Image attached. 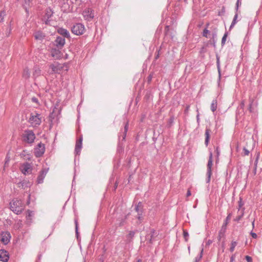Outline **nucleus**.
Masks as SVG:
<instances>
[{"mask_svg":"<svg viewBox=\"0 0 262 262\" xmlns=\"http://www.w3.org/2000/svg\"><path fill=\"white\" fill-rule=\"evenodd\" d=\"M10 209L16 214H20L24 209V206L21 200L14 199L10 203Z\"/></svg>","mask_w":262,"mask_h":262,"instance_id":"nucleus-1","label":"nucleus"},{"mask_svg":"<svg viewBox=\"0 0 262 262\" xmlns=\"http://www.w3.org/2000/svg\"><path fill=\"white\" fill-rule=\"evenodd\" d=\"M33 36L35 40L40 43H44L49 40V36L41 30H36Z\"/></svg>","mask_w":262,"mask_h":262,"instance_id":"nucleus-2","label":"nucleus"},{"mask_svg":"<svg viewBox=\"0 0 262 262\" xmlns=\"http://www.w3.org/2000/svg\"><path fill=\"white\" fill-rule=\"evenodd\" d=\"M29 122L33 127L38 126L41 122V115L36 113H32L29 118Z\"/></svg>","mask_w":262,"mask_h":262,"instance_id":"nucleus-3","label":"nucleus"},{"mask_svg":"<svg viewBox=\"0 0 262 262\" xmlns=\"http://www.w3.org/2000/svg\"><path fill=\"white\" fill-rule=\"evenodd\" d=\"M66 68L65 70L67 71V67L64 64L59 63L58 62H54L50 65V68L51 69L53 73H59L60 71Z\"/></svg>","mask_w":262,"mask_h":262,"instance_id":"nucleus-4","label":"nucleus"},{"mask_svg":"<svg viewBox=\"0 0 262 262\" xmlns=\"http://www.w3.org/2000/svg\"><path fill=\"white\" fill-rule=\"evenodd\" d=\"M24 140L28 143H32L35 138V136L32 130H26L23 136Z\"/></svg>","mask_w":262,"mask_h":262,"instance_id":"nucleus-5","label":"nucleus"},{"mask_svg":"<svg viewBox=\"0 0 262 262\" xmlns=\"http://www.w3.org/2000/svg\"><path fill=\"white\" fill-rule=\"evenodd\" d=\"M84 26L82 24H76L74 25L72 28V32L76 35H81L84 33Z\"/></svg>","mask_w":262,"mask_h":262,"instance_id":"nucleus-6","label":"nucleus"},{"mask_svg":"<svg viewBox=\"0 0 262 262\" xmlns=\"http://www.w3.org/2000/svg\"><path fill=\"white\" fill-rule=\"evenodd\" d=\"M212 166V153L210 151L209 154V158L207 164V179L206 182L209 183L210 181V177L212 174L211 167Z\"/></svg>","mask_w":262,"mask_h":262,"instance_id":"nucleus-7","label":"nucleus"},{"mask_svg":"<svg viewBox=\"0 0 262 262\" xmlns=\"http://www.w3.org/2000/svg\"><path fill=\"white\" fill-rule=\"evenodd\" d=\"M20 169L23 174L27 175L32 172V167L30 163L26 162L20 166Z\"/></svg>","mask_w":262,"mask_h":262,"instance_id":"nucleus-8","label":"nucleus"},{"mask_svg":"<svg viewBox=\"0 0 262 262\" xmlns=\"http://www.w3.org/2000/svg\"><path fill=\"white\" fill-rule=\"evenodd\" d=\"M45 147L43 144L39 143L34 149L35 155L37 157H41L45 152Z\"/></svg>","mask_w":262,"mask_h":262,"instance_id":"nucleus-9","label":"nucleus"},{"mask_svg":"<svg viewBox=\"0 0 262 262\" xmlns=\"http://www.w3.org/2000/svg\"><path fill=\"white\" fill-rule=\"evenodd\" d=\"M11 235L9 232H3L0 235V241L4 245H7L10 242Z\"/></svg>","mask_w":262,"mask_h":262,"instance_id":"nucleus-10","label":"nucleus"},{"mask_svg":"<svg viewBox=\"0 0 262 262\" xmlns=\"http://www.w3.org/2000/svg\"><path fill=\"white\" fill-rule=\"evenodd\" d=\"M65 39L63 37L58 36L55 40V45L58 48L61 49L65 45Z\"/></svg>","mask_w":262,"mask_h":262,"instance_id":"nucleus-11","label":"nucleus"},{"mask_svg":"<svg viewBox=\"0 0 262 262\" xmlns=\"http://www.w3.org/2000/svg\"><path fill=\"white\" fill-rule=\"evenodd\" d=\"M48 171V169H44L40 171L37 179V182L38 184H41L43 183V179L45 178Z\"/></svg>","mask_w":262,"mask_h":262,"instance_id":"nucleus-12","label":"nucleus"},{"mask_svg":"<svg viewBox=\"0 0 262 262\" xmlns=\"http://www.w3.org/2000/svg\"><path fill=\"white\" fill-rule=\"evenodd\" d=\"M82 138L80 137L76 142L75 152L76 155H79L82 148Z\"/></svg>","mask_w":262,"mask_h":262,"instance_id":"nucleus-13","label":"nucleus"},{"mask_svg":"<svg viewBox=\"0 0 262 262\" xmlns=\"http://www.w3.org/2000/svg\"><path fill=\"white\" fill-rule=\"evenodd\" d=\"M34 215V213L32 211L28 210L26 214V224L30 225L32 222V219Z\"/></svg>","mask_w":262,"mask_h":262,"instance_id":"nucleus-14","label":"nucleus"},{"mask_svg":"<svg viewBox=\"0 0 262 262\" xmlns=\"http://www.w3.org/2000/svg\"><path fill=\"white\" fill-rule=\"evenodd\" d=\"M50 53L51 56L56 59H59L61 57V53L59 50H57L56 49H52L51 50Z\"/></svg>","mask_w":262,"mask_h":262,"instance_id":"nucleus-15","label":"nucleus"},{"mask_svg":"<svg viewBox=\"0 0 262 262\" xmlns=\"http://www.w3.org/2000/svg\"><path fill=\"white\" fill-rule=\"evenodd\" d=\"M41 71L38 66H35L33 69V76L34 78H37L41 75Z\"/></svg>","mask_w":262,"mask_h":262,"instance_id":"nucleus-16","label":"nucleus"},{"mask_svg":"<svg viewBox=\"0 0 262 262\" xmlns=\"http://www.w3.org/2000/svg\"><path fill=\"white\" fill-rule=\"evenodd\" d=\"M58 32L63 36V37H70V34L69 32L64 29L63 28H60L58 30Z\"/></svg>","mask_w":262,"mask_h":262,"instance_id":"nucleus-17","label":"nucleus"},{"mask_svg":"<svg viewBox=\"0 0 262 262\" xmlns=\"http://www.w3.org/2000/svg\"><path fill=\"white\" fill-rule=\"evenodd\" d=\"M205 144L206 146H208L210 138V130L209 129H206L205 130Z\"/></svg>","mask_w":262,"mask_h":262,"instance_id":"nucleus-18","label":"nucleus"},{"mask_svg":"<svg viewBox=\"0 0 262 262\" xmlns=\"http://www.w3.org/2000/svg\"><path fill=\"white\" fill-rule=\"evenodd\" d=\"M52 13H53L50 9L47 10V12H46V16L45 17V19H46V17L47 18V19H46L45 20L46 24H49V18L51 17V16L52 15Z\"/></svg>","mask_w":262,"mask_h":262,"instance_id":"nucleus-19","label":"nucleus"},{"mask_svg":"<svg viewBox=\"0 0 262 262\" xmlns=\"http://www.w3.org/2000/svg\"><path fill=\"white\" fill-rule=\"evenodd\" d=\"M23 77L25 79H28L30 77V72L28 68H25L23 73Z\"/></svg>","mask_w":262,"mask_h":262,"instance_id":"nucleus-20","label":"nucleus"},{"mask_svg":"<svg viewBox=\"0 0 262 262\" xmlns=\"http://www.w3.org/2000/svg\"><path fill=\"white\" fill-rule=\"evenodd\" d=\"M217 102L216 99H214L212 100V103L211 104V110L214 112L215 111H216L217 108Z\"/></svg>","mask_w":262,"mask_h":262,"instance_id":"nucleus-21","label":"nucleus"},{"mask_svg":"<svg viewBox=\"0 0 262 262\" xmlns=\"http://www.w3.org/2000/svg\"><path fill=\"white\" fill-rule=\"evenodd\" d=\"M231 216V213H229L228 216L226 217V220L225 221L224 223L223 224L222 229H224V230H226V226L228 223V221L230 220Z\"/></svg>","mask_w":262,"mask_h":262,"instance_id":"nucleus-22","label":"nucleus"},{"mask_svg":"<svg viewBox=\"0 0 262 262\" xmlns=\"http://www.w3.org/2000/svg\"><path fill=\"white\" fill-rule=\"evenodd\" d=\"M237 17H238V14L237 13H236L234 16V18H233V19L232 20V22L230 26V29H231L234 26V25L236 24V23H237Z\"/></svg>","mask_w":262,"mask_h":262,"instance_id":"nucleus-23","label":"nucleus"},{"mask_svg":"<svg viewBox=\"0 0 262 262\" xmlns=\"http://www.w3.org/2000/svg\"><path fill=\"white\" fill-rule=\"evenodd\" d=\"M23 227L22 221L21 220H19L14 225V228L16 229H19Z\"/></svg>","mask_w":262,"mask_h":262,"instance_id":"nucleus-24","label":"nucleus"},{"mask_svg":"<svg viewBox=\"0 0 262 262\" xmlns=\"http://www.w3.org/2000/svg\"><path fill=\"white\" fill-rule=\"evenodd\" d=\"M237 243L235 241H232L231 243L230 251L232 252L234 250L235 247L236 246Z\"/></svg>","mask_w":262,"mask_h":262,"instance_id":"nucleus-25","label":"nucleus"},{"mask_svg":"<svg viewBox=\"0 0 262 262\" xmlns=\"http://www.w3.org/2000/svg\"><path fill=\"white\" fill-rule=\"evenodd\" d=\"M244 209H242V210L241 211V214L236 217V218L234 219L235 221L238 222L241 220V219L244 215Z\"/></svg>","mask_w":262,"mask_h":262,"instance_id":"nucleus-26","label":"nucleus"},{"mask_svg":"<svg viewBox=\"0 0 262 262\" xmlns=\"http://www.w3.org/2000/svg\"><path fill=\"white\" fill-rule=\"evenodd\" d=\"M225 231L226 230H224V229L222 230V229L220 231L218 236V240L219 241L221 239V238L224 236Z\"/></svg>","mask_w":262,"mask_h":262,"instance_id":"nucleus-27","label":"nucleus"},{"mask_svg":"<svg viewBox=\"0 0 262 262\" xmlns=\"http://www.w3.org/2000/svg\"><path fill=\"white\" fill-rule=\"evenodd\" d=\"M135 234V232L134 231H130L127 235V238L129 240L132 239L134 236Z\"/></svg>","mask_w":262,"mask_h":262,"instance_id":"nucleus-28","label":"nucleus"},{"mask_svg":"<svg viewBox=\"0 0 262 262\" xmlns=\"http://www.w3.org/2000/svg\"><path fill=\"white\" fill-rule=\"evenodd\" d=\"M228 34L227 33H225L222 37V46L224 45L225 43V42L226 41L227 37Z\"/></svg>","mask_w":262,"mask_h":262,"instance_id":"nucleus-29","label":"nucleus"},{"mask_svg":"<svg viewBox=\"0 0 262 262\" xmlns=\"http://www.w3.org/2000/svg\"><path fill=\"white\" fill-rule=\"evenodd\" d=\"M0 260L2 261H7L8 260V258L5 256H3L1 254H0Z\"/></svg>","mask_w":262,"mask_h":262,"instance_id":"nucleus-30","label":"nucleus"},{"mask_svg":"<svg viewBox=\"0 0 262 262\" xmlns=\"http://www.w3.org/2000/svg\"><path fill=\"white\" fill-rule=\"evenodd\" d=\"M31 100L33 102L35 103L37 105H39L38 100L37 98L33 97L31 98Z\"/></svg>","mask_w":262,"mask_h":262,"instance_id":"nucleus-31","label":"nucleus"},{"mask_svg":"<svg viewBox=\"0 0 262 262\" xmlns=\"http://www.w3.org/2000/svg\"><path fill=\"white\" fill-rule=\"evenodd\" d=\"M209 33V30H207L206 28L205 29L203 32V36H205L206 37H207V34Z\"/></svg>","mask_w":262,"mask_h":262,"instance_id":"nucleus-32","label":"nucleus"},{"mask_svg":"<svg viewBox=\"0 0 262 262\" xmlns=\"http://www.w3.org/2000/svg\"><path fill=\"white\" fill-rule=\"evenodd\" d=\"M241 0H237L236 4V10L237 11L239 6L241 5Z\"/></svg>","mask_w":262,"mask_h":262,"instance_id":"nucleus-33","label":"nucleus"},{"mask_svg":"<svg viewBox=\"0 0 262 262\" xmlns=\"http://www.w3.org/2000/svg\"><path fill=\"white\" fill-rule=\"evenodd\" d=\"M244 154L245 156H248L249 154V151L246 148L243 149Z\"/></svg>","mask_w":262,"mask_h":262,"instance_id":"nucleus-34","label":"nucleus"},{"mask_svg":"<svg viewBox=\"0 0 262 262\" xmlns=\"http://www.w3.org/2000/svg\"><path fill=\"white\" fill-rule=\"evenodd\" d=\"M202 257L201 255H199L197 257H195L194 259V262H199L201 259Z\"/></svg>","mask_w":262,"mask_h":262,"instance_id":"nucleus-35","label":"nucleus"},{"mask_svg":"<svg viewBox=\"0 0 262 262\" xmlns=\"http://www.w3.org/2000/svg\"><path fill=\"white\" fill-rule=\"evenodd\" d=\"M245 258H246V260L247 261V262H252V259L251 257H250L249 256H246L245 257Z\"/></svg>","mask_w":262,"mask_h":262,"instance_id":"nucleus-36","label":"nucleus"},{"mask_svg":"<svg viewBox=\"0 0 262 262\" xmlns=\"http://www.w3.org/2000/svg\"><path fill=\"white\" fill-rule=\"evenodd\" d=\"M251 235L252 236V237L254 238H257V234L255 233H254V232H251Z\"/></svg>","mask_w":262,"mask_h":262,"instance_id":"nucleus-37","label":"nucleus"},{"mask_svg":"<svg viewBox=\"0 0 262 262\" xmlns=\"http://www.w3.org/2000/svg\"><path fill=\"white\" fill-rule=\"evenodd\" d=\"M75 228H76V234L78 235V224H77V221H75Z\"/></svg>","mask_w":262,"mask_h":262,"instance_id":"nucleus-38","label":"nucleus"},{"mask_svg":"<svg viewBox=\"0 0 262 262\" xmlns=\"http://www.w3.org/2000/svg\"><path fill=\"white\" fill-rule=\"evenodd\" d=\"M243 204L242 202V201L241 200L240 201L238 202V210H239L240 208L243 206Z\"/></svg>","mask_w":262,"mask_h":262,"instance_id":"nucleus-39","label":"nucleus"},{"mask_svg":"<svg viewBox=\"0 0 262 262\" xmlns=\"http://www.w3.org/2000/svg\"><path fill=\"white\" fill-rule=\"evenodd\" d=\"M189 107H190V106L189 105H187L186 107V108L185 110V114H187L188 113L189 110Z\"/></svg>","mask_w":262,"mask_h":262,"instance_id":"nucleus-40","label":"nucleus"},{"mask_svg":"<svg viewBox=\"0 0 262 262\" xmlns=\"http://www.w3.org/2000/svg\"><path fill=\"white\" fill-rule=\"evenodd\" d=\"M183 234L185 238H186L188 236V233L185 231H184Z\"/></svg>","mask_w":262,"mask_h":262,"instance_id":"nucleus-41","label":"nucleus"},{"mask_svg":"<svg viewBox=\"0 0 262 262\" xmlns=\"http://www.w3.org/2000/svg\"><path fill=\"white\" fill-rule=\"evenodd\" d=\"M191 192H190V190H189V189H188V191H187V192L186 196H187V197H188V196H190V195H191Z\"/></svg>","mask_w":262,"mask_h":262,"instance_id":"nucleus-42","label":"nucleus"},{"mask_svg":"<svg viewBox=\"0 0 262 262\" xmlns=\"http://www.w3.org/2000/svg\"><path fill=\"white\" fill-rule=\"evenodd\" d=\"M127 129H128V123H127L125 125V127H124V131H125V133L126 134V133L127 132Z\"/></svg>","mask_w":262,"mask_h":262,"instance_id":"nucleus-43","label":"nucleus"},{"mask_svg":"<svg viewBox=\"0 0 262 262\" xmlns=\"http://www.w3.org/2000/svg\"><path fill=\"white\" fill-rule=\"evenodd\" d=\"M217 67H218V70H219V76L220 77V67H219V59H217Z\"/></svg>","mask_w":262,"mask_h":262,"instance_id":"nucleus-44","label":"nucleus"},{"mask_svg":"<svg viewBox=\"0 0 262 262\" xmlns=\"http://www.w3.org/2000/svg\"><path fill=\"white\" fill-rule=\"evenodd\" d=\"M212 243V241L211 240H208L207 242V245H210V244H211Z\"/></svg>","mask_w":262,"mask_h":262,"instance_id":"nucleus-45","label":"nucleus"},{"mask_svg":"<svg viewBox=\"0 0 262 262\" xmlns=\"http://www.w3.org/2000/svg\"><path fill=\"white\" fill-rule=\"evenodd\" d=\"M197 112H198V114H197V116H196V118H197L198 122H199V113L198 110H197Z\"/></svg>","mask_w":262,"mask_h":262,"instance_id":"nucleus-46","label":"nucleus"},{"mask_svg":"<svg viewBox=\"0 0 262 262\" xmlns=\"http://www.w3.org/2000/svg\"><path fill=\"white\" fill-rule=\"evenodd\" d=\"M203 251H204V249L202 248L201 250V252H200V254L199 255H201L202 256H203Z\"/></svg>","mask_w":262,"mask_h":262,"instance_id":"nucleus-47","label":"nucleus"},{"mask_svg":"<svg viewBox=\"0 0 262 262\" xmlns=\"http://www.w3.org/2000/svg\"><path fill=\"white\" fill-rule=\"evenodd\" d=\"M142 217L141 215L139 213H138V220H142Z\"/></svg>","mask_w":262,"mask_h":262,"instance_id":"nucleus-48","label":"nucleus"},{"mask_svg":"<svg viewBox=\"0 0 262 262\" xmlns=\"http://www.w3.org/2000/svg\"><path fill=\"white\" fill-rule=\"evenodd\" d=\"M249 110L250 112H251L252 111V104H250V105H249Z\"/></svg>","mask_w":262,"mask_h":262,"instance_id":"nucleus-49","label":"nucleus"},{"mask_svg":"<svg viewBox=\"0 0 262 262\" xmlns=\"http://www.w3.org/2000/svg\"><path fill=\"white\" fill-rule=\"evenodd\" d=\"M233 260H234V257H233V256H232L230 258V262H233Z\"/></svg>","mask_w":262,"mask_h":262,"instance_id":"nucleus-50","label":"nucleus"},{"mask_svg":"<svg viewBox=\"0 0 262 262\" xmlns=\"http://www.w3.org/2000/svg\"><path fill=\"white\" fill-rule=\"evenodd\" d=\"M216 151L217 155H219V148L218 147H216Z\"/></svg>","mask_w":262,"mask_h":262,"instance_id":"nucleus-51","label":"nucleus"},{"mask_svg":"<svg viewBox=\"0 0 262 262\" xmlns=\"http://www.w3.org/2000/svg\"><path fill=\"white\" fill-rule=\"evenodd\" d=\"M26 3H30L32 0H25Z\"/></svg>","mask_w":262,"mask_h":262,"instance_id":"nucleus-52","label":"nucleus"},{"mask_svg":"<svg viewBox=\"0 0 262 262\" xmlns=\"http://www.w3.org/2000/svg\"><path fill=\"white\" fill-rule=\"evenodd\" d=\"M55 109H56V107H55V108H54V110H53V112H52V115L56 113V112H55Z\"/></svg>","mask_w":262,"mask_h":262,"instance_id":"nucleus-53","label":"nucleus"},{"mask_svg":"<svg viewBox=\"0 0 262 262\" xmlns=\"http://www.w3.org/2000/svg\"><path fill=\"white\" fill-rule=\"evenodd\" d=\"M136 210L137 212H139V207H138V206L136 207Z\"/></svg>","mask_w":262,"mask_h":262,"instance_id":"nucleus-54","label":"nucleus"},{"mask_svg":"<svg viewBox=\"0 0 262 262\" xmlns=\"http://www.w3.org/2000/svg\"><path fill=\"white\" fill-rule=\"evenodd\" d=\"M252 227H253V228L254 227V221L252 222Z\"/></svg>","mask_w":262,"mask_h":262,"instance_id":"nucleus-55","label":"nucleus"},{"mask_svg":"<svg viewBox=\"0 0 262 262\" xmlns=\"http://www.w3.org/2000/svg\"><path fill=\"white\" fill-rule=\"evenodd\" d=\"M137 262H142V260L141 259L138 260Z\"/></svg>","mask_w":262,"mask_h":262,"instance_id":"nucleus-56","label":"nucleus"},{"mask_svg":"<svg viewBox=\"0 0 262 262\" xmlns=\"http://www.w3.org/2000/svg\"><path fill=\"white\" fill-rule=\"evenodd\" d=\"M30 195H29V196H28L29 199L30 198Z\"/></svg>","mask_w":262,"mask_h":262,"instance_id":"nucleus-57","label":"nucleus"}]
</instances>
